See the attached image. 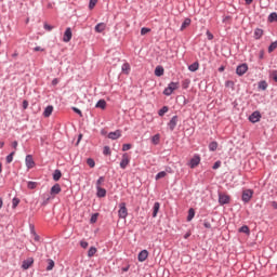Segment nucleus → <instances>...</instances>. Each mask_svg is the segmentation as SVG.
I'll list each match as a JSON object with an SVG mask.
<instances>
[{"mask_svg": "<svg viewBox=\"0 0 277 277\" xmlns=\"http://www.w3.org/2000/svg\"><path fill=\"white\" fill-rule=\"evenodd\" d=\"M118 215L121 220H126L127 219V215H129V212L127 210V203L124 202H121L119 205V211H118Z\"/></svg>", "mask_w": 277, "mask_h": 277, "instance_id": "obj_1", "label": "nucleus"}, {"mask_svg": "<svg viewBox=\"0 0 277 277\" xmlns=\"http://www.w3.org/2000/svg\"><path fill=\"white\" fill-rule=\"evenodd\" d=\"M246 72H248V64L242 63L237 66L236 75H238V77H243V75H246Z\"/></svg>", "mask_w": 277, "mask_h": 277, "instance_id": "obj_2", "label": "nucleus"}, {"mask_svg": "<svg viewBox=\"0 0 277 277\" xmlns=\"http://www.w3.org/2000/svg\"><path fill=\"white\" fill-rule=\"evenodd\" d=\"M219 205H230V196L226 194L219 193Z\"/></svg>", "mask_w": 277, "mask_h": 277, "instance_id": "obj_3", "label": "nucleus"}, {"mask_svg": "<svg viewBox=\"0 0 277 277\" xmlns=\"http://www.w3.org/2000/svg\"><path fill=\"white\" fill-rule=\"evenodd\" d=\"M130 161L131 160L129 159V154H123L120 161V169L127 170V166H129Z\"/></svg>", "mask_w": 277, "mask_h": 277, "instance_id": "obj_4", "label": "nucleus"}, {"mask_svg": "<svg viewBox=\"0 0 277 277\" xmlns=\"http://www.w3.org/2000/svg\"><path fill=\"white\" fill-rule=\"evenodd\" d=\"M254 192L252 189H246L242 192V201L248 202L249 200H252Z\"/></svg>", "mask_w": 277, "mask_h": 277, "instance_id": "obj_5", "label": "nucleus"}, {"mask_svg": "<svg viewBox=\"0 0 277 277\" xmlns=\"http://www.w3.org/2000/svg\"><path fill=\"white\" fill-rule=\"evenodd\" d=\"M176 124H179V116L175 115L168 122V127H169L170 131H174V129H176Z\"/></svg>", "mask_w": 277, "mask_h": 277, "instance_id": "obj_6", "label": "nucleus"}, {"mask_svg": "<svg viewBox=\"0 0 277 277\" xmlns=\"http://www.w3.org/2000/svg\"><path fill=\"white\" fill-rule=\"evenodd\" d=\"M70 40H72V29L68 27L64 32L63 42H70Z\"/></svg>", "mask_w": 277, "mask_h": 277, "instance_id": "obj_7", "label": "nucleus"}, {"mask_svg": "<svg viewBox=\"0 0 277 277\" xmlns=\"http://www.w3.org/2000/svg\"><path fill=\"white\" fill-rule=\"evenodd\" d=\"M250 122H252L253 124L259 122V120H261V113L259 111H253L251 114V116L249 117Z\"/></svg>", "mask_w": 277, "mask_h": 277, "instance_id": "obj_8", "label": "nucleus"}, {"mask_svg": "<svg viewBox=\"0 0 277 277\" xmlns=\"http://www.w3.org/2000/svg\"><path fill=\"white\" fill-rule=\"evenodd\" d=\"M199 164H200V156L195 155L189 161V167L190 168H197V166H199Z\"/></svg>", "mask_w": 277, "mask_h": 277, "instance_id": "obj_9", "label": "nucleus"}, {"mask_svg": "<svg viewBox=\"0 0 277 277\" xmlns=\"http://www.w3.org/2000/svg\"><path fill=\"white\" fill-rule=\"evenodd\" d=\"M119 137H122V131L116 130L115 132L108 133L109 140H119Z\"/></svg>", "mask_w": 277, "mask_h": 277, "instance_id": "obj_10", "label": "nucleus"}, {"mask_svg": "<svg viewBox=\"0 0 277 277\" xmlns=\"http://www.w3.org/2000/svg\"><path fill=\"white\" fill-rule=\"evenodd\" d=\"M25 161H26V167L28 169H31L36 166V162L34 161V156L31 155H27Z\"/></svg>", "mask_w": 277, "mask_h": 277, "instance_id": "obj_11", "label": "nucleus"}, {"mask_svg": "<svg viewBox=\"0 0 277 277\" xmlns=\"http://www.w3.org/2000/svg\"><path fill=\"white\" fill-rule=\"evenodd\" d=\"M34 265V258H28L27 260H24L22 263L23 269H29V267Z\"/></svg>", "mask_w": 277, "mask_h": 277, "instance_id": "obj_12", "label": "nucleus"}, {"mask_svg": "<svg viewBox=\"0 0 277 277\" xmlns=\"http://www.w3.org/2000/svg\"><path fill=\"white\" fill-rule=\"evenodd\" d=\"M62 192V186H60V184H54L52 187H51V190H50V194L52 196H57V194H60Z\"/></svg>", "mask_w": 277, "mask_h": 277, "instance_id": "obj_13", "label": "nucleus"}, {"mask_svg": "<svg viewBox=\"0 0 277 277\" xmlns=\"http://www.w3.org/2000/svg\"><path fill=\"white\" fill-rule=\"evenodd\" d=\"M140 263H144V261H146V259H148V250H142L140 253H138V256H137Z\"/></svg>", "mask_w": 277, "mask_h": 277, "instance_id": "obj_14", "label": "nucleus"}, {"mask_svg": "<svg viewBox=\"0 0 277 277\" xmlns=\"http://www.w3.org/2000/svg\"><path fill=\"white\" fill-rule=\"evenodd\" d=\"M105 29H107V24H105V23H98L95 26L96 34H103V31H105Z\"/></svg>", "mask_w": 277, "mask_h": 277, "instance_id": "obj_15", "label": "nucleus"}, {"mask_svg": "<svg viewBox=\"0 0 277 277\" xmlns=\"http://www.w3.org/2000/svg\"><path fill=\"white\" fill-rule=\"evenodd\" d=\"M189 25H192V18L186 17L184 19V22L182 23L180 30L185 31V29H187V27H189Z\"/></svg>", "mask_w": 277, "mask_h": 277, "instance_id": "obj_16", "label": "nucleus"}, {"mask_svg": "<svg viewBox=\"0 0 277 277\" xmlns=\"http://www.w3.org/2000/svg\"><path fill=\"white\" fill-rule=\"evenodd\" d=\"M253 38L255 40H261V38H263V29L255 28Z\"/></svg>", "mask_w": 277, "mask_h": 277, "instance_id": "obj_17", "label": "nucleus"}, {"mask_svg": "<svg viewBox=\"0 0 277 277\" xmlns=\"http://www.w3.org/2000/svg\"><path fill=\"white\" fill-rule=\"evenodd\" d=\"M199 68L200 64L198 62H195L188 66V70H190V72H196V70H198Z\"/></svg>", "mask_w": 277, "mask_h": 277, "instance_id": "obj_18", "label": "nucleus"}, {"mask_svg": "<svg viewBox=\"0 0 277 277\" xmlns=\"http://www.w3.org/2000/svg\"><path fill=\"white\" fill-rule=\"evenodd\" d=\"M97 189V198H105L107 196V190L103 187H98Z\"/></svg>", "mask_w": 277, "mask_h": 277, "instance_id": "obj_19", "label": "nucleus"}, {"mask_svg": "<svg viewBox=\"0 0 277 277\" xmlns=\"http://www.w3.org/2000/svg\"><path fill=\"white\" fill-rule=\"evenodd\" d=\"M53 114V106L49 105L43 111L44 118H49Z\"/></svg>", "mask_w": 277, "mask_h": 277, "instance_id": "obj_20", "label": "nucleus"}, {"mask_svg": "<svg viewBox=\"0 0 277 277\" xmlns=\"http://www.w3.org/2000/svg\"><path fill=\"white\" fill-rule=\"evenodd\" d=\"M164 69L162 66H157L155 69L156 77H163Z\"/></svg>", "mask_w": 277, "mask_h": 277, "instance_id": "obj_21", "label": "nucleus"}, {"mask_svg": "<svg viewBox=\"0 0 277 277\" xmlns=\"http://www.w3.org/2000/svg\"><path fill=\"white\" fill-rule=\"evenodd\" d=\"M195 215H196V210H194V208H190L188 210L187 222H192V220H194Z\"/></svg>", "mask_w": 277, "mask_h": 277, "instance_id": "obj_22", "label": "nucleus"}, {"mask_svg": "<svg viewBox=\"0 0 277 277\" xmlns=\"http://www.w3.org/2000/svg\"><path fill=\"white\" fill-rule=\"evenodd\" d=\"M161 205L159 202L154 203V211H153V217H157V214L159 213Z\"/></svg>", "mask_w": 277, "mask_h": 277, "instance_id": "obj_23", "label": "nucleus"}, {"mask_svg": "<svg viewBox=\"0 0 277 277\" xmlns=\"http://www.w3.org/2000/svg\"><path fill=\"white\" fill-rule=\"evenodd\" d=\"M95 107L100 108V109H105V107H107V102H105V100H100Z\"/></svg>", "mask_w": 277, "mask_h": 277, "instance_id": "obj_24", "label": "nucleus"}, {"mask_svg": "<svg viewBox=\"0 0 277 277\" xmlns=\"http://www.w3.org/2000/svg\"><path fill=\"white\" fill-rule=\"evenodd\" d=\"M62 179V171L56 169L53 173V181H60Z\"/></svg>", "mask_w": 277, "mask_h": 277, "instance_id": "obj_25", "label": "nucleus"}, {"mask_svg": "<svg viewBox=\"0 0 277 277\" xmlns=\"http://www.w3.org/2000/svg\"><path fill=\"white\" fill-rule=\"evenodd\" d=\"M238 233H245V235H250V227L248 225H242L239 229Z\"/></svg>", "mask_w": 277, "mask_h": 277, "instance_id": "obj_26", "label": "nucleus"}, {"mask_svg": "<svg viewBox=\"0 0 277 277\" xmlns=\"http://www.w3.org/2000/svg\"><path fill=\"white\" fill-rule=\"evenodd\" d=\"M53 267H55V261H53L52 259H49L48 260L47 272H51L53 269Z\"/></svg>", "mask_w": 277, "mask_h": 277, "instance_id": "obj_27", "label": "nucleus"}, {"mask_svg": "<svg viewBox=\"0 0 277 277\" xmlns=\"http://www.w3.org/2000/svg\"><path fill=\"white\" fill-rule=\"evenodd\" d=\"M209 150H211V153H215V150H217V142L213 141L209 144Z\"/></svg>", "mask_w": 277, "mask_h": 277, "instance_id": "obj_28", "label": "nucleus"}, {"mask_svg": "<svg viewBox=\"0 0 277 277\" xmlns=\"http://www.w3.org/2000/svg\"><path fill=\"white\" fill-rule=\"evenodd\" d=\"M167 88H169L171 92H174V90H179V82H171Z\"/></svg>", "mask_w": 277, "mask_h": 277, "instance_id": "obj_29", "label": "nucleus"}, {"mask_svg": "<svg viewBox=\"0 0 277 277\" xmlns=\"http://www.w3.org/2000/svg\"><path fill=\"white\" fill-rule=\"evenodd\" d=\"M96 252H97L96 247H91L88 251L89 259H92V256H94Z\"/></svg>", "mask_w": 277, "mask_h": 277, "instance_id": "obj_30", "label": "nucleus"}, {"mask_svg": "<svg viewBox=\"0 0 277 277\" xmlns=\"http://www.w3.org/2000/svg\"><path fill=\"white\" fill-rule=\"evenodd\" d=\"M169 109H170V108H169L168 106H163V107L158 111V116H160V117L166 116V114H168Z\"/></svg>", "mask_w": 277, "mask_h": 277, "instance_id": "obj_31", "label": "nucleus"}, {"mask_svg": "<svg viewBox=\"0 0 277 277\" xmlns=\"http://www.w3.org/2000/svg\"><path fill=\"white\" fill-rule=\"evenodd\" d=\"M122 72H126V75H129V70H131V65L129 63H126L121 67Z\"/></svg>", "mask_w": 277, "mask_h": 277, "instance_id": "obj_32", "label": "nucleus"}, {"mask_svg": "<svg viewBox=\"0 0 277 277\" xmlns=\"http://www.w3.org/2000/svg\"><path fill=\"white\" fill-rule=\"evenodd\" d=\"M161 140V136L159 134H156L151 137V142L155 146H157V144H159V141Z\"/></svg>", "mask_w": 277, "mask_h": 277, "instance_id": "obj_33", "label": "nucleus"}, {"mask_svg": "<svg viewBox=\"0 0 277 277\" xmlns=\"http://www.w3.org/2000/svg\"><path fill=\"white\" fill-rule=\"evenodd\" d=\"M18 205H21V199L14 197L12 199V209H16V207H18Z\"/></svg>", "mask_w": 277, "mask_h": 277, "instance_id": "obj_34", "label": "nucleus"}, {"mask_svg": "<svg viewBox=\"0 0 277 277\" xmlns=\"http://www.w3.org/2000/svg\"><path fill=\"white\" fill-rule=\"evenodd\" d=\"M14 155H16V151H12L6 156V163H12V161H14Z\"/></svg>", "mask_w": 277, "mask_h": 277, "instance_id": "obj_35", "label": "nucleus"}, {"mask_svg": "<svg viewBox=\"0 0 277 277\" xmlns=\"http://www.w3.org/2000/svg\"><path fill=\"white\" fill-rule=\"evenodd\" d=\"M268 21H269V23H276V21H277V13L276 12L271 13L269 16H268Z\"/></svg>", "mask_w": 277, "mask_h": 277, "instance_id": "obj_36", "label": "nucleus"}, {"mask_svg": "<svg viewBox=\"0 0 277 277\" xmlns=\"http://www.w3.org/2000/svg\"><path fill=\"white\" fill-rule=\"evenodd\" d=\"M277 49V41L272 42L268 47V53H273V51H276Z\"/></svg>", "mask_w": 277, "mask_h": 277, "instance_id": "obj_37", "label": "nucleus"}, {"mask_svg": "<svg viewBox=\"0 0 277 277\" xmlns=\"http://www.w3.org/2000/svg\"><path fill=\"white\" fill-rule=\"evenodd\" d=\"M259 89L260 90H267V82L265 80H262L259 82Z\"/></svg>", "mask_w": 277, "mask_h": 277, "instance_id": "obj_38", "label": "nucleus"}, {"mask_svg": "<svg viewBox=\"0 0 277 277\" xmlns=\"http://www.w3.org/2000/svg\"><path fill=\"white\" fill-rule=\"evenodd\" d=\"M27 187H28V189H36L38 187V183L37 182H28Z\"/></svg>", "mask_w": 277, "mask_h": 277, "instance_id": "obj_39", "label": "nucleus"}, {"mask_svg": "<svg viewBox=\"0 0 277 277\" xmlns=\"http://www.w3.org/2000/svg\"><path fill=\"white\" fill-rule=\"evenodd\" d=\"M103 183H105V177L100 176L98 180L96 181V188L101 187V185H103Z\"/></svg>", "mask_w": 277, "mask_h": 277, "instance_id": "obj_40", "label": "nucleus"}, {"mask_svg": "<svg viewBox=\"0 0 277 277\" xmlns=\"http://www.w3.org/2000/svg\"><path fill=\"white\" fill-rule=\"evenodd\" d=\"M166 171H161L158 174H156V181H159V179H166Z\"/></svg>", "mask_w": 277, "mask_h": 277, "instance_id": "obj_41", "label": "nucleus"}, {"mask_svg": "<svg viewBox=\"0 0 277 277\" xmlns=\"http://www.w3.org/2000/svg\"><path fill=\"white\" fill-rule=\"evenodd\" d=\"M189 79H185L183 82H182V88L183 90H187V88H189Z\"/></svg>", "mask_w": 277, "mask_h": 277, "instance_id": "obj_42", "label": "nucleus"}, {"mask_svg": "<svg viewBox=\"0 0 277 277\" xmlns=\"http://www.w3.org/2000/svg\"><path fill=\"white\" fill-rule=\"evenodd\" d=\"M55 27L52 25H49L47 23L43 24V29H45V31H53Z\"/></svg>", "mask_w": 277, "mask_h": 277, "instance_id": "obj_43", "label": "nucleus"}, {"mask_svg": "<svg viewBox=\"0 0 277 277\" xmlns=\"http://www.w3.org/2000/svg\"><path fill=\"white\" fill-rule=\"evenodd\" d=\"M87 163L88 166H90L91 168H94L96 166V162L94 161V159L92 158H88L87 159Z\"/></svg>", "mask_w": 277, "mask_h": 277, "instance_id": "obj_44", "label": "nucleus"}, {"mask_svg": "<svg viewBox=\"0 0 277 277\" xmlns=\"http://www.w3.org/2000/svg\"><path fill=\"white\" fill-rule=\"evenodd\" d=\"M103 155H111V148H109V146H104V149H103Z\"/></svg>", "mask_w": 277, "mask_h": 277, "instance_id": "obj_45", "label": "nucleus"}, {"mask_svg": "<svg viewBox=\"0 0 277 277\" xmlns=\"http://www.w3.org/2000/svg\"><path fill=\"white\" fill-rule=\"evenodd\" d=\"M96 220H98V213L92 214L90 220L91 224H96Z\"/></svg>", "mask_w": 277, "mask_h": 277, "instance_id": "obj_46", "label": "nucleus"}, {"mask_svg": "<svg viewBox=\"0 0 277 277\" xmlns=\"http://www.w3.org/2000/svg\"><path fill=\"white\" fill-rule=\"evenodd\" d=\"M132 148V145L131 144H123L122 145V151L123 153H127V150H131Z\"/></svg>", "mask_w": 277, "mask_h": 277, "instance_id": "obj_47", "label": "nucleus"}, {"mask_svg": "<svg viewBox=\"0 0 277 277\" xmlns=\"http://www.w3.org/2000/svg\"><path fill=\"white\" fill-rule=\"evenodd\" d=\"M71 109H72V111H75V114H78V116H80V118H83V113H81V109H79L77 107H72Z\"/></svg>", "mask_w": 277, "mask_h": 277, "instance_id": "obj_48", "label": "nucleus"}, {"mask_svg": "<svg viewBox=\"0 0 277 277\" xmlns=\"http://www.w3.org/2000/svg\"><path fill=\"white\" fill-rule=\"evenodd\" d=\"M172 92H173V91H171V90L169 89V87H167V88L163 90L164 96H172Z\"/></svg>", "mask_w": 277, "mask_h": 277, "instance_id": "obj_49", "label": "nucleus"}, {"mask_svg": "<svg viewBox=\"0 0 277 277\" xmlns=\"http://www.w3.org/2000/svg\"><path fill=\"white\" fill-rule=\"evenodd\" d=\"M96 3H98V0H90V2H89L90 10H93L94 5H96Z\"/></svg>", "mask_w": 277, "mask_h": 277, "instance_id": "obj_50", "label": "nucleus"}, {"mask_svg": "<svg viewBox=\"0 0 277 277\" xmlns=\"http://www.w3.org/2000/svg\"><path fill=\"white\" fill-rule=\"evenodd\" d=\"M149 31H150V28L143 27L141 29V36H146V34H149Z\"/></svg>", "mask_w": 277, "mask_h": 277, "instance_id": "obj_51", "label": "nucleus"}, {"mask_svg": "<svg viewBox=\"0 0 277 277\" xmlns=\"http://www.w3.org/2000/svg\"><path fill=\"white\" fill-rule=\"evenodd\" d=\"M220 166H222V161L217 160L216 162H214L212 170H217V168H220Z\"/></svg>", "mask_w": 277, "mask_h": 277, "instance_id": "obj_52", "label": "nucleus"}, {"mask_svg": "<svg viewBox=\"0 0 277 277\" xmlns=\"http://www.w3.org/2000/svg\"><path fill=\"white\" fill-rule=\"evenodd\" d=\"M80 246H81V248H83L85 250V248H88L89 243L85 240H81Z\"/></svg>", "mask_w": 277, "mask_h": 277, "instance_id": "obj_53", "label": "nucleus"}, {"mask_svg": "<svg viewBox=\"0 0 277 277\" xmlns=\"http://www.w3.org/2000/svg\"><path fill=\"white\" fill-rule=\"evenodd\" d=\"M234 85H235V82H233V81H230V80H228V81L225 82V87H226V88H233Z\"/></svg>", "mask_w": 277, "mask_h": 277, "instance_id": "obj_54", "label": "nucleus"}, {"mask_svg": "<svg viewBox=\"0 0 277 277\" xmlns=\"http://www.w3.org/2000/svg\"><path fill=\"white\" fill-rule=\"evenodd\" d=\"M205 228H211V223L209 221L203 222Z\"/></svg>", "mask_w": 277, "mask_h": 277, "instance_id": "obj_55", "label": "nucleus"}, {"mask_svg": "<svg viewBox=\"0 0 277 277\" xmlns=\"http://www.w3.org/2000/svg\"><path fill=\"white\" fill-rule=\"evenodd\" d=\"M208 40H213V34L211 31H207Z\"/></svg>", "mask_w": 277, "mask_h": 277, "instance_id": "obj_56", "label": "nucleus"}, {"mask_svg": "<svg viewBox=\"0 0 277 277\" xmlns=\"http://www.w3.org/2000/svg\"><path fill=\"white\" fill-rule=\"evenodd\" d=\"M50 200H51V197L48 196V197L45 198V200L42 202V206H43V207L47 206Z\"/></svg>", "mask_w": 277, "mask_h": 277, "instance_id": "obj_57", "label": "nucleus"}, {"mask_svg": "<svg viewBox=\"0 0 277 277\" xmlns=\"http://www.w3.org/2000/svg\"><path fill=\"white\" fill-rule=\"evenodd\" d=\"M57 83H60V80L57 78H54L52 80V85H57Z\"/></svg>", "mask_w": 277, "mask_h": 277, "instance_id": "obj_58", "label": "nucleus"}, {"mask_svg": "<svg viewBox=\"0 0 277 277\" xmlns=\"http://www.w3.org/2000/svg\"><path fill=\"white\" fill-rule=\"evenodd\" d=\"M23 107L24 109H27V107H29V103L26 100L23 102Z\"/></svg>", "mask_w": 277, "mask_h": 277, "instance_id": "obj_59", "label": "nucleus"}, {"mask_svg": "<svg viewBox=\"0 0 277 277\" xmlns=\"http://www.w3.org/2000/svg\"><path fill=\"white\" fill-rule=\"evenodd\" d=\"M30 233H31V235H34V236L37 235L34 225H30Z\"/></svg>", "mask_w": 277, "mask_h": 277, "instance_id": "obj_60", "label": "nucleus"}, {"mask_svg": "<svg viewBox=\"0 0 277 277\" xmlns=\"http://www.w3.org/2000/svg\"><path fill=\"white\" fill-rule=\"evenodd\" d=\"M273 79H274V81L277 82V70H274V71H273Z\"/></svg>", "mask_w": 277, "mask_h": 277, "instance_id": "obj_61", "label": "nucleus"}, {"mask_svg": "<svg viewBox=\"0 0 277 277\" xmlns=\"http://www.w3.org/2000/svg\"><path fill=\"white\" fill-rule=\"evenodd\" d=\"M34 51H35V52H38V51H41V52H42V51H44V49H42V48H40V47H36V48H34Z\"/></svg>", "mask_w": 277, "mask_h": 277, "instance_id": "obj_62", "label": "nucleus"}, {"mask_svg": "<svg viewBox=\"0 0 277 277\" xmlns=\"http://www.w3.org/2000/svg\"><path fill=\"white\" fill-rule=\"evenodd\" d=\"M34 237H35V241H40V236L38 234H35Z\"/></svg>", "mask_w": 277, "mask_h": 277, "instance_id": "obj_63", "label": "nucleus"}, {"mask_svg": "<svg viewBox=\"0 0 277 277\" xmlns=\"http://www.w3.org/2000/svg\"><path fill=\"white\" fill-rule=\"evenodd\" d=\"M272 207H273V209H277V202L276 201H272Z\"/></svg>", "mask_w": 277, "mask_h": 277, "instance_id": "obj_64", "label": "nucleus"}]
</instances>
